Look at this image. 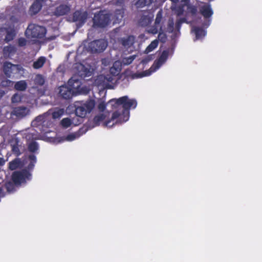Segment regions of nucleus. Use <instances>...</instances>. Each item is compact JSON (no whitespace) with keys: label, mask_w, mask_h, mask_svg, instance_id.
<instances>
[{"label":"nucleus","mask_w":262,"mask_h":262,"mask_svg":"<svg viewBox=\"0 0 262 262\" xmlns=\"http://www.w3.org/2000/svg\"><path fill=\"white\" fill-rule=\"evenodd\" d=\"M187 23L188 24L189 22L187 20L186 17L181 18L179 19H177L176 23V30L178 32H180V29L181 28L182 24L183 23Z\"/></svg>","instance_id":"nucleus-33"},{"label":"nucleus","mask_w":262,"mask_h":262,"mask_svg":"<svg viewBox=\"0 0 262 262\" xmlns=\"http://www.w3.org/2000/svg\"><path fill=\"white\" fill-rule=\"evenodd\" d=\"M106 106V104L104 102H101L98 104V108L100 111L103 112L105 110Z\"/></svg>","instance_id":"nucleus-44"},{"label":"nucleus","mask_w":262,"mask_h":262,"mask_svg":"<svg viewBox=\"0 0 262 262\" xmlns=\"http://www.w3.org/2000/svg\"><path fill=\"white\" fill-rule=\"evenodd\" d=\"M174 22L172 19H169L167 25V31L172 33L174 32Z\"/></svg>","instance_id":"nucleus-38"},{"label":"nucleus","mask_w":262,"mask_h":262,"mask_svg":"<svg viewBox=\"0 0 262 262\" xmlns=\"http://www.w3.org/2000/svg\"><path fill=\"white\" fill-rule=\"evenodd\" d=\"M88 13L86 11L76 10L72 15V21L76 23L78 28L82 27L85 23L88 18Z\"/></svg>","instance_id":"nucleus-9"},{"label":"nucleus","mask_w":262,"mask_h":262,"mask_svg":"<svg viewBox=\"0 0 262 262\" xmlns=\"http://www.w3.org/2000/svg\"><path fill=\"white\" fill-rule=\"evenodd\" d=\"M121 13H122V11L120 10H118L116 11V14H120L121 18H122L123 17V15Z\"/></svg>","instance_id":"nucleus-49"},{"label":"nucleus","mask_w":262,"mask_h":262,"mask_svg":"<svg viewBox=\"0 0 262 262\" xmlns=\"http://www.w3.org/2000/svg\"><path fill=\"white\" fill-rule=\"evenodd\" d=\"M70 11L71 6L70 5L62 4L55 8L53 12V14L57 17H59L68 14Z\"/></svg>","instance_id":"nucleus-11"},{"label":"nucleus","mask_w":262,"mask_h":262,"mask_svg":"<svg viewBox=\"0 0 262 262\" xmlns=\"http://www.w3.org/2000/svg\"><path fill=\"white\" fill-rule=\"evenodd\" d=\"M158 43L159 40L158 39H155L152 41L146 48L145 52L146 53H148L149 52H151L158 47Z\"/></svg>","instance_id":"nucleus-26"},{"label":"nucleus","mask_w":262,"mask_h":262,"mask_svg":"<svg viewBox=\"0 0 262 262\" xmlns=\"http://www.w3.org/2000/svg\"><path fill=\"white\" fill-rule=\"evenodd\" d=\"M153 2V0H138L135 5L137 8H143L146 6L150 5Z\"/></svg>","instance_id":"nucleus-28"},{"label":"nucleus","mask_w":262,"mask_h":262,"mask_svg":"<svg viewBox=\"0 0 262 262\" xmlns=\"http://www.w3.org/2000/svg\"><path fill=\"white\" fill-rule=\"evenodd\" d=\"M5 94V93L3 90H0V99L4 96Z\"/></svg>","instance_id":"nucleus-50"},{"label":"nucleus","mask_w":262,"mask_h":262,"mask_svg":"<svg viewBox=\"0 0 262 262\" xmlns=\"http://www.w3.org/2000/svg\"><path fill=\"white\" fill-rule=\"evenodd\" d=\"M27 84L26 81L20 80L15 83L14 89L17 91H24L26 90Z\"/></svg>","instance_id":"nucleus-20"},{"label":"nucleus","mask_w":262,"mask_h":262,"mask_svg":"<svg viewBox=\"0 0 262 262\" xmlns=\"http://www.w3.org/2000/svg\"><path fill=\"white\" fill-rule=\"evenodd\" d=\"M195 35L196 39H199L205 36L206 32L202 28L199 27H193L192 29Z\"/></svg>","instance_id":"nucleus-18"},{"label":"nucleus","mask_w":262,"mask_h":262,"mask_svg":"<svg viewBox=\"0 0 262 262\" xmlns=\"http://www.w3.org/2000/svg\"><path fill=\"white\" fill-rule=\"evenodd\" d=\"M170 1L172 3L176 4V3H177L179 2V0H170Z\"/></svg>","instance_id":"nucleus-53"},{"label":"nucleus","mask_w":262,"mask_h":262,"mask_svg":"<svg viewBox=\"0 0 262 262\" xmlns=\"http://www.w3.org/2000/svg\"><path fill=\"white\" fill-rule=\"evenodd\" d=\"M13 81L9 79L4 80L2 81V85L5 87L11 86L13 85Z\"/></svg>","instance_id":"nucleus-43"},{"label":"nucleus","mask_w":262,"mask_h":262,"mask_svg":"<svg viewBox=\"0 0 262 262\" xmlns=\"http://www.w3.org/2000/svg\"><path fill=\"white\" fill-rule=\"evenodd\" d=\"M135 37L132 35H129L127 37L121 38L120 42L125 48L131 47L134 43Z\"/></svg>","instance_id":"nucleus-15"},{"label":"nucleus","mask_w":262,"mask_h":262,"mask_svg":"<svg viewBox=\"0 0 262 262\" xmlns=\"http://www.w3.org/2000/svg\"><path fill=\"white\" fill-rule=\"evenodd\" d=\"M160 31H162V27L161 26L160 27Z\"/></svg>","instance_id":"nucleus-57"},{"label":"nucleus","mask_w":262,"mask_h":262,"mask_svg":"<svg viewBox=\"0 0 262 262\" xmlns=\"http://www.w3.org/2000/svg\"><path fill=\"white\" fill-rule=\"evenodd\" d=\"M162 19V11L161 10L158 11L156 15L155 24L156 26H159Z\"/></svg>","instance_id":"nucleus-37"},{"label":"nucleus","mask_w":262,"mask_h":262,"mask_svg":"<svg viewBox=\"0 0 262 262\" xmlns=\"http://www.w3.org/2000/svg\"><path fill=\"white\" fill-rule=\"evenodd\" d=\"M108 81L111 82L112 81V78L110 77L109 78L107 79Z\"/></svg>","instance_id":"nucleus-55"},{"label":"nucleus","mask_w":262,"mask_h":262,"mask_svg":"<svg viewBox=\"0 0 262 262\" xmlns=\"http://www.w3.org/2000/svg\"><path fill=\"white\" fill-rule=\"evenodd\" d=\"M159 26L154 25L152 26L150 30V32L153 34H156L158 32Z\"/></svg>","instance_id":"nucleus-45"},{"label":"nucleus","mask_w":262,"mask_h":262,"mask_svg":"<svg viewBox=\"0 0 262 262\" xmlns=\"http://www.w3.org/2000/svg\"><path fill=\"white\" fill-rule=\"evenodd\" d=\"M80 80L76 77H72L68 81L69 86L62 85L58 88V94L62 99L69 100L74 95V89H78L80 85Z\"/></svg>","instance_id":"nucleus-3"},{"label":"nucleus","mask_w":262,"mask_h":262,"mask_svg":"<svg viewBox=\"0 0 262 262\" xmlns=\"http://www.w3.org/2000/svg\"><path fill=\"white\" fill-rule=\"evenodd\" d=\"M209 24H210V20L208 21V24L207 25V26H209Z\"/></svg>","instance_id":"nucleus-56"},{"label":"nucleus","mask_w":262,"mask_h":262,"mask_svg":"<svg viewBox=\"0 0 262 262\" xmlns=\"http://www.w3.org/2000/svg\"><path fill=\"white\" fill-rule=\"evenodd\" d=\"M49 110L48 112L39 115L35 118L33 123L38 127L41 132H48V129L52 125V122L50 120V115L54 119L60 118L64 114L63 108H56L52 113Z\"/></svg>","instance_id":"nucleus-2"},{"label":"nucleus","mask_w":262,"mask_h":262,"mask_svg":"<svg viewBox=\"0 0 262 262\" xmlns=\"http://www.w3.org/2000/svg\"><path fill=\"white\" fill-rule=\"evenodd\" d=\"M46 28L35 24H30L25 31V35L28 38L42 39L46 36Z\"/></svg>","instance_id":"nucleus-5"},{"label":"nucleus","mask_w":262,"mask_h":262,"mask_svg":"<svg viewBox=\"0 0 262 262\" xmlns=\"http://www.w3.org/2000/svg\"><path fill=\"white\" fill-rule=\"evenodd\" d=\"M15 35L16 33L13 29H11L10 30H8L6 32V35L5 36V40L7 42H8L12 40L15 37Z\"/></svg>","instance_id":"nucleus-25"},{"label":"nucleus","mask_w":262,"mask_h":262,"mask_svg":"<svg viewBox=\"0 0 262 262\" xmlns=\"http://www.w3.org/2000/svg\"><path fill=\"white\" fill-rule=\"evenodd\" d=\"M189 1L190 0H182L181 2L184 3V4L183 5L184 6H187V5H189Z\"/></svg>","instance_id":"nucleus-48"},{"label":"nucleus","mask_w":262,"mask_h":262,"mask_svg":"<svg viewBox=\"0 0 262 262\" xmlns=\"http://www.w3.org/2000/svg\"><path fill=\"white\" fill-rule=\"evenodd\" d=\"M186 6L189 13H190L192 16L196 15L198 9L196 6L191 4L187 5Z\"/></svg>","instance_id":"nucleus-34"},{"label":"nucleus","mask_w":262,"mask_h":262,"mask_svg":"<svg viewBox=\"0 0 262 262\" xmlns=\"http://www.w3.org/2000/svg\"><path fill=\"white\" fill-rule=\"evenodd\" d=\"M21 98L20 95L18 94H14L12 98L11 101L12 103H17L21 101Z\"/></svg>","instance_id":"nucleus-42"},{"label":"nucleus","mask_w":262,"mask_h":262,"mask_svg":"<svg viewBox=\"0 0 262 262\" xmlns=\"http://www.w3.org/2000/svg\"><path fill=\"white\" fill-rule=\"evenodd\" d=\"M113 102H115V103L113 105L116 108L122 105V111L121 112L119 110L114 112L111 119L103 123L104 126L109 127H112L115 124L114 123L111 124V122L117 118L122 120L119 121L120 123L127 121L129 117V110L131 108H135L137 105V101L135 99H129L127 96H123L118 99H112L108 102L112 103Z\"/></svg>","instance_id":"nucleus-1"},{"label":"nucleus","mask_w":262,"mask_h":262,"mask_svg":"<svg viewBox=\"0 0 262 262\" xmlns=\"http://www.w3.org/2000/svg\"><path fill=\"white\" fill-rule=\"evenodd\" d=\"M28 112L29 110L26 107H17L13 110L12 114L17 117L22 118L26 116L28 114Z\"/></svg>","instance_id":"nucleus-14"},{"label":"nucleus","mask_w":262,"mask_h":262,"mask_svg":"<svg viewBox=\"0 0 262 262\" xmlns=\"http://www.w3.org/2000/svg\"><path fill=\"white\" fill-rule=\"evenodd\" d=\"M28 159L30 160V162L28 165L27 168L28 170H30L33 169L34 165L36 162V158L34 155L31 154L29 156Z\"/></svg>","instance_id":"nucleus-32"},{"label":"nucleus","mask_w":262,"mask_h":262,"mask_svg":"<svg viewBox=\"0 0 262 262\" xmlns=\"http://www.w3.org/2000/svg\"><path fill=\"white\" fill-rule=\"evenodd\" d=\"M75 138H76L75 135H72V134L69 135L67 137V140H69V141H72V140H74Z\"/></svg>","instance_id":"nucleus-46"},{"label":"nucleus","mask_w":262,"mask_h":262,"mask_svg":"<svg viewBox=\"0 0 262 262\" xmlns=\"http://www.w3.org/2000/svg\"><path fill=\"white\" fill-rule=\"evenodd\" d=\"M15 186H18L14 184V182H13L11 180L10 181L6 182L5 184V188L9 193L13 192L15 190Z\"/></svg>","instance_id":"nucleus-23"},{"label":"nucleus","mask_w":262,"mask_h":262,"mask_svg":"<svg viewBox=\"0 0 262 262\" xmlns=\"http://www.w3.org/2000/svg\"><path fill=\"white\" fill-rule=\"evenodd\" d=\"M46 61V57L41 56L39 57L36 61H34L33 64V67L35 69H38L43 67Z\"/></svg>","instance_id":"nucleus-19"},{"label":"nucleus","mask_w":262,"mask_h":262,"mask_svg":"<svg viewBox=\"0 0 262 262\" xmlns=\"http://www.w3.org/2000/svg\"><path fill=\"white\" fill-rule=\"evenodd\" d=\"M184 5H182L181 6L177 7L174 9H173L177 16H180L183 14L184 11Z\"/></svg>","instance_id":"nucleus-35"},{"label":"nucleus","mask_w":262,"mask_h":262,"mask_svg":"<svg viewBox=\"0 0 262 262\" xmlns=\"http://www.w3.org/2000/svg\"><path fill=\"white\" fill-rule=\"evenodd\" d=\"M12 151L13 153L17 157L19 156L21 154V152L20 151L17 143L13 144L12 146Z\"/></svg>","instance_id":"nucleus-39"},{"label":"nucleus","mask_w":262,"mask_h":262,"mask_svg":"<svg viewBox=\"0 0 262 262\" xmlns=\"http://www.w3.org/2000/svg\"><path fill=\"white\" fill-rule=\"evenodd\" d=\"M20 70L19 65L14 64L9 62H5L3 65V72L8 78H10L12 75L18 74Z\"/></svg>","instance_id":"nucleus-10"},{"label":"nucleus","mask_w":262,"mask_h":262,"mask_svg":"<svg viewBox=\"0 0 262 262\" xmlns=\"http://www.w3.org/2000/svg\"><path fill=\"white\" fill-rule=\"evenodd\" d=\"M79 75L81 78H84L86 77H89L92 75V72L84 66L82 67L81 71H79Z\"/></svg>","instance_id":"nucleus-31"},{"label":"nucleus","mask_w":262,"mask_h":262,"mask_svg":"<svg viewBox=\"0 0 262 262\" xmlns=\"http://www.w3.org/2000/svg\"><path fill=\"white\" fill-rule=\"evenodd\" d=\"M38 144L34 141L30 142L28 145V149L29 151L32 153L36 152L38 149Z\"/></svg>","instance_id":"nucleus-27"},{"label":"nucleus","mask_w":262,"mask_h":262,"mask_svg":"<svg viewBox=\"0 0 262 262\" xmlns=\"http://www.w3.org/2000/svg\"><path fill=\"white\" fill-rule=\"evenodd\" d=\"M141 77V76H140L139 75V74H136V73H135V74H132V78L133 79L138 78H139V77Z\"/></svg>","instance_id":"nucleus-47"},{"label":"nucleus","mask_w":262,"mask_h":262,"mask_svg":"<svg viewBox=\"0 0 262 262\" xmlns=\"http://www.w3.org/2000/svg\"><path fill=\"white\" fill-rule=\"evenodd\" d=\"M202 3L203 5L199 7L200 13L205 18H209L213 14L211 5L209 3Z\"/></svg>","instance_id":"nucleus-12"},{"label":"nucleus","mask_w":262,"mask_h":262,"mask_svg":"<svg viewBox=\"0 0 262 262\" xmlns=\"http://www.w3.org/2000/svg\"><path fill=\"white\" fill-rule=\"evenodd\" d=\"M95 106V101L90 100L85 103H77L75 104V114L81 118H84L88 113H90Z\"/></svg>","instance_id":"nucleus-6"},{"label":"nucleus","mask_w":262,"mask_h":262,"mask_svg":"<svg viewBox=\"0 0 262 262\" xmlns=\"http://www.w3.org/2000/svg\"><path fill=\"white\" fill-rule=\"evenodd\" d=\"M169 50H164L160 57L154 61L152 66L154 67L155 69H158L166 62L169 55Z\"/></svg>","instance_id":"nucleus-13"},{"label":"nucleus","mask_w":262,"mask_h":262,"mask_svg":"<svg viewBox=\"0 0 262 262\" xmlns=\"http://www.w3.org/2000/svg\"><path fill=\"white\" fill-rule=\"evenodd\" d=\"M31 179V174L27 169L15 171L11 176V180L17 186H20L22 183H26L27 180H30Z\"/></svg>","instance_id":"nucleus-7"},{"label":"nucleus","mask_w":262,"mask_h":262,"mask_svg":"<svg viewBox=\"0 0 262 262\" xmlns=\"http://www.w3.org/2000/svg\"><path fill=\"white\" fill-rule=\"evenodd\" d=\"M28 41L24 37H20L17 40L18 46L23 47L27 45Z\"/></svg>","instance_id":"nucleus-41"},{"label":"nucleus","mask_w":262,"mask_h":262,"mask_svg":"<svg viewBox=\"0 0 262 262\" xmlns=\"http://www.w3.org/2000/svg\"><path fill=\"white\" fill-rule=\"evenodd\" d=\"M41 8L42 3L34 1L30 8V13L31 15H35L41 10Z\"/></svg>","instance_id":"nucleus-17"},{"label":"nucleus","mask_w":262,"mask_h":262,"mask_svg":"<svg viewBox=\"0 0 262 262\" xmlns=\"http://www.w3.org/2000/svg\"><path fill=\"white\" fill-rule=\"evenodd\" d=\"M117 2L118 4H122L124 2V0H117Z\"/></svg>","instance_id":"nucleus-52"},{"label":"nucleus","mask_w":262,"mask_h":262,"mask_svg":"<svg viewBox=\"0 0 262 262\" xmlns=\"http://www.w3.org/2000/svg\"><path fill=\"white\" fill-rule=\"evenodd\" d=\"M60 124L62 127L64 128H68L72 124L71 120L70 119L68 118H63L61 120L60 122Z\"/></svg>","instance_id":"nucleus-36"},{"label":"nucleus","mask_w":262,"mask_h":262,"mask_svg":"<svg viewBox=\"0 0 262 262\" xmlns=\"http://www.w3.org/2000/svg\"><path fill=\"white\" fill-rule=\"evenodd\" d=\"M158 39L162 42L164 43L167 40V36L165 33L160 31L158 34Z\"/></svg>","instance_id":"nucleus-40"},{"label":"nucleus","mask_w":262,"mask_h":262,"mask_svg":"<svg viewBox=\"0 0 262 262\" xmlns=\"http://www.w3.org/2000/svg\"><path fill=\"white\" fill-rule=\"evenodd\" d=\"M136 55L123 57L121 59V63L124 66H128L131 64L136 58Z\"/></svg>","instance_id":"nucleus-22"},{"label":"nucleus","mask_w":262,"mask_h":262,"mask_svg":"<svg viewBox=\"0 0 262 262\" xmlns=\"http://www.w3.org/2000/svg\"><path fill=\"white\" fill-rule=\"evenodd\" d=\"M93 27L95 29L104 28L111 23V14L105 10H100L94 14Z\"/></svg>","instance_id":"nucleus-4"},{"label":"nucleus","mask_w":262,"mask_h":262,"mask_svg":"<svg viewBox=\"0 0 262 262\" xmlns=\"http://www.w3.org/2000/svg\"><path fill=\"white\" fill-rule=\"evenodd\" d=\"M35 1L38 2H40V3L42 4V3L44 1V0H35Z\"/></svg>","instance_id":"nucleus-54"},{"label":"nucleus","mask_w":262,"mask_h":262,"mask_svg":"<svg viewBox=\"0 0 262 262\" xmlns=\"http://www.w3.org/2000/svg\"><path fill=\"white\" fill-rule=\"evenodd\" d=\"M16 52V49L12 46H5L3 49L4 54L9 56Z\"/></svg>","instance_id":"nucleus-30"},{"label":"nucleus","mask_w":262,"mask_h":262,"mask_svg":"<svg viewBox=\"0 0 262 262\" xmlns=\"http://www.w3.org/2000/svg\"><path fill=\"white\" fill-rule=\"evenodd\" d=\"M107 46V42L103 39L95 40L89 43L88 50L93 53H100L104 51Z\"/></svg>","instance_id":"nucleus-8"},{"label":"nucleus","mask_w":262,"mask_h":262,"mask_svg":"<svg viewBox=\"0 0 262 262\" xmlns=\"http://www.w3.org/2000/svg\"><path fill=\"white\" fill-rule=\"evenodd\" d=\"M114 71H116V68L114 67H112L110 69V72L113 74L114 73Z\"/></svg>","instance_id":"nucleus-51"},{"label":"nucleus","mask_w":262,"mask_h":262,"mask_svg":"<svg viewBox=\"0 0 262 262\" xmlns=\"http://www.w3.org/2000/svg\"><path fill=\"white\" fill-rule=\"evenodd\" d=\"M23 166L22 162L19 158H15L9 163L8 168L11 170H15Z\"/></svg>","instance_id":"nucleus-16"},{"label":"nucleus","mask_w":262,"mask_h":262,"mask_svg":"<svg viewBox=\"0 0 262 262\" xmlns=\"http://www.w3.org/2000/svg\"><path fill=\"white\" fill-rule=\"evenodd\" d=\"M105 117L106 116L103 114H101L95 116L93 120V122L94 124L93 126L99 125L100 123L105 120Z\"/></svg>","instance_id":"nucleus-21"},{"label":"nucleus","mask_w":262,"mask_h":262,"mask_svg":"<svg viewBox=\"0 0 262 262\" xmlns=\"http://www.w3.org/2000/svg\"><path fill=\"white\" fill-rule=\"evenodd\" d=\"M34 81L35 84L38 86H42L45 82V79L41 74L36 75Z\"/></svg>","instance_id":"nucleus-29"},{"label":"nucleus","mask_w":262,"mask_h":262,"mask_svg":"<svg viewBox=\"0 0 262 262\" xmlns=\"http://www.w3.org/2000/svg\"><path fill=\"white\" fill-rule=\"evenodd\" d=\"M150 23V18L146 15H143L139 21V25L142 27L147 26Z\"/></svg>","instance_id":"nucleus-24"}]
</instances>
